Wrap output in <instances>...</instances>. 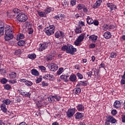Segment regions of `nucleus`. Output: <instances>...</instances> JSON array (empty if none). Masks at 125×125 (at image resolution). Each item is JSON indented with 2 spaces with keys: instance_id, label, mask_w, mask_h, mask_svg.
<instances>
[{
  "instance_id": "43",
  "label": "nucleus",
  "mask_w": 125,
  "mask_h": 125,
  "mask_svg": "<svg viewBox=\"0 0 125 125\" xmlns=\"http://www.w3.org/2000/svg\"><path fill=\"white\" fill-rule=\"evenodd\" d=\"M7 81H8L7 79L3 78L1 80V83L3 84H4L6 83H7Z\"/></svg>"
},
{
  "instance_id": "2",
  "label": "nucleus",
  "mask_w": 125,
  "mask_h": 125,
  "mask_svg": "<svg viewBox=\"0 0 125 125\" xmlns=\"http://www.w3.org/2000/svg\"><path fill=\"white\" fill-rule=\"evenodd\" d=\"M5 36L4 37L5 40L10 41L13 39V35L12 34V30L11 29H8L5 31Z\"/></svg>"
},
{
  "instance_id": "13",
  "label": "nucleus",
  "mask_w": 125,
  "mask_h": 125,
  "mask_svg": "<svg viewBox=\"0 0 125 125\" xmlns=\"http://www.w3.org/2000/svg\"><path fill=\"white\" fill-rule=\"evenodd\" d=\"M86 22L89 25H92V24L94 23V21H93V20L90 17L88 16L86 19Z\"/></svg>"
},
{
  "instance_id": "18",
  "label": "nucleus",
  "mask_w": 125,
  "mask_h": 125,
  "mask_svg": "<svg viewBox=\"0 0 125 125\" xmlns=\"http://www.w3.org/2000/svg\"><path fill=\"white\" fill-rule=\"evenodd\" d=\"M48 101L50 103H53V102H55V96L50 95L48 98Z\"/></svg>"
},
{
  "instance_id": "23",
  "label": "nucleus",
  "mask_w": 125,
  "mask_h": 125,
  "mask_svg": "<svg viewBox=\"0 0 125 125\" xmlns=\"http://www.w3.org/2000/svg\"><path fill=\"white\" fill-rule=\"evenodd\" d=\"M48 29L49 30L51 31L53 34H54V32H55V26L50 25L49 27H48Z\"/></svg>"
},
{
  "instance_id": "8",
  "label": "nucleus",
  "mask_w": 125,
  "mask_h": 125,
  "mask_svg": "<svg viewBox=\"0 0 125 125\" xmlns=\"http://www.w3.org/2000/svg\"><path fill=\"white\" fill-rule=\"evenodd\" d=\"M48 46V43H43L40 44L39 50L40 51H43Z\"/></svg>"
},
{
  "instance_id": "63",
  "label": "nucleus",
  "mask_w": 125,
  "mask_h": 125,
  "mask_svg": "<svg viewBox=\"0 0 125 125\" xmlns=\"http://www.w3.org/2000/svg\"><path fill=\"white\" fill-rule=\"evenodd\" d=\"M87 75H88V77H91V76H92V71L87 72Z\"/></svg>"
},
{
  "instance_id": "21",
  "label": "nucleus",
  "mask_w": 125,
  "mask_h": 125,
  "mask_svg": "<svg viewBox=\"0 0 125 125\" xmlns=\"http://www.w3.org/2000/svg\"><path fill=\"white\" fill-rule=\"evenodd\" d=\"M17 74L15 72H12L9 74V79H15L16 78Z\"/></svg>"
},
{
  "instance_id": "53",
  "label": "nucleus",
  "mask_w": 125,
  "mask_h": 125,
  "mask_svg": "<svg viewBox=\"0 0 125 125\" xmlns=\"http://www.w3.org/2000/svg\"><path fill=\"white\" fill-rule=\"evenodd\" d=\"M39 69L41 70V71H45L46 70V68H45V67L43 66H39Z\"/></svg>"
},
{
  "instance_id": "12",
  "label": "nucleus",
  "mask_w": 125,
  "mask_h": 125,
  "mask_svg": "<svg viewBox=\"0 0 125 125\" xmlns=\"http://www.w3.org/2000/svg\"><path fill=\"white\" fill-rule=\"evenodd\" d=\"M121 102L117 100L115 101L113 104L114 107L116 109H120V108H121Z\"/></svg>"
},
{
  "instance_id": "55",
  "label": "nucleus",
  "mask_w": 125,
  "mask_h": 125,
  "mask_svg": "<svg viewBox=\"0 0 125 125\" xmlns=\"http://www.w3.org/2000/svg\"><path fill=\"white\" fill-rule=\"evenodd\" d=\"M0 73L1 75H3V74H5V70L4 68H0Z\"/></svg>"
},
{
  "instance_id": "60",
  "label": "nucleus",
  "mask_w": 125,
  "mask_h": 125,
  "mask_svg": "<svg viewBox=\"0 0 125 125\" xmlns=\"http://www.w3.org/2000/svg\"><path fill=\"white\" fill-rule=\"evenodd\" d=\"M93 23L95 26H98V25H99V21H95Z\"/></svg>"
},
{
  "instance_id": "37",
  "label": "nucleus",
  "mask_w": 125,
  "mask_h": 125,
  "mask_svg": "<svg viewBox=\"0 0 125 125\" xmlns=\"http://www.w3.org/2000/svg\"><path fill=\"white\" fill-rule=\"evenodd\" d=\"M63 71H64V68L63 67L60 68L57 72V75H61V74L63 73Z\"/></svg>"
},
{
  "instance_id": "27",
  "label": "nucleus",
  "mask_w": 125,
  "mask_h": 125,
  "mask_svg": "<svg viewBox=\"0 0 125 125\" xmlns=\"http://www.w3.org/2000/svg\"><path fill=\"white\" fill-rule=\"evenodd\" d=\"M74 93L76 94H80L81 93V92L82 90H81V88L80 87L75 88L74 89Z\"/></svg>"
},
{
  "instance_id": "30",
  "label": "nucleus",
  "mask_w": 125,
  "mask_h": 125,
  "mask_svg": "<svg viewBox=\"0 0 125 125\" xmlns=\"http://www.w3.org/2000/svg\"><path fill=\"white\" fill-rule=\"evenodd\" d=\"M77 85L78 86H80V85L85 86V85H87V84L86 83V82L85 81H80L79 82Z\"/></svg>"
},
{
  "instance_id": "22",
  "label": "nucleus",
  "mask_w": 125,
  "mask_h": 125,
  "mask_svg": "<svg viewBox=\"0 0 125 125\" xmlns=\"http://www.w3.org/2000/svg\"><path fill=\"white\" fill-rule=\"evenodd\" d=\"M82 118H83V115L82 113L77 112L76 113V116L75 117V118L76 119V120L82 119Z\"/></svg>"
},
{
  "instance_id": "26",
  "label": "nucleus",
  "mask_w": 125,
  "mask_h": 125,
  "mask_svg": "<svg viewBox=\"0 0 125 125\" xmlns=\"http://www.w3.org/2000/svg\"><path fill=\"white\" fill-rule=\"evenodd\" d=\"M25 38L24 37V34H19L17 36V41H19L20 40H22Z\"/></svg>"
},
{
  "instance_id": "40",
  "label": "nucleus",
  "mask_w": 125,
  "mask_h": 125,
  "mask_svg": "<svg viewBox=\"0 0 125 125\" xmlns=\"http://www.w3.org/2000/svg\"><path fill=\"white\" fill-rule=\"evenodd\" d=\"M45 33L47 36H51V35H53V34H54L53 33H52L51 31H50L48 29L45 31Z\"/></svg>"
},
{
  "instance_id": "58",
  "label": "nucleus",
  "mask_w": 125,
  "mask_h": 125,
  "mask_svg": "<svg viewBox=\"0 0 125 125\" xmlns=\"http://www.w3.org/2000/svg\"><path fill=\"white\" fill-rule=\"evenodd\" d=\"M42 86H48V83L44 82V81H43L42 82Z\"/></svg>"
},
{
  "instance_id": "16",
  "label": "nucleus",
  "mask_w": 125,
  "mask_h": 125,
  "mask_svg": "<svg viewBox=\"0 0 125 125\" xmlns=\"http://www.w3.org/2000/svg\"><path fill=\"white\" fill-rule=\"evenodd\" d=\"M77 108L78 111H81L82 112L84 111V106L82 104H78L77 106Z\"/></svg>"
},
{
  "instance_id": "4",
  "label": "nucleus",
  "mask_w": 125,
  "mask_h": 125,
  "mask_svg": "<svg viewBox=\"0 0 125 125\" xmlns=\"http://www.w3.org/2000/svg\"><path fill=\"white\" fill-rule=\"evenodd\" d=\"M17 18L20 22H25L26 20H28V16L23 13L19 14L17 16Z\"/></svg>"
},
{
  "instance_id": "56",
  "label": "nucleus",
  "mask_w": 125,
  "mask_h": 125,
  "mask_svg": "<svg viewBox=\"0 0 125 125\" xmlns=\"http://www.w3.org/2000/svg\"><path fill=\"white\" fill-rule=\"evenodd\" d=\"M54 79V77L53 76V75L49 74V80L50 81H53Z\"/></svg>"
},
{
  "instance_id": "57",
  "label": "nucleus",
  "mask_w": 125,
  "mask_h": 125,
  "mask_svg": "<svg viewBox=\"0 0 125 125\" xmlns=\"http://www.w3.org/2000/svg\"><path fill=\"white\" fill-rule=\"evenodd\" d=\"M83 12H85L86 13L87 12H88V10L87 9V7L84 6V7L83 8Z\"/></svg>"
},
{
  "instance_id": "20",
  "label": "nucleus",
  "mask_w": 125,
  "mask_h": 125,
  "mask_svg": "<svg viewBox=\"0 0 125 125\" xmlns=\"http://www.w3.org/2000/svg\"><path fill=\"white\" fill-rule=\"evenodd\" d=\"M53 58H54V56L49 54L46 57V60L47 61H51Z\"/></svg>"
},
{
  "instance_id": "61",
  "label": "nucleus",
  "mask_w": 125,
  "mask_h": 125,
  "mask_svg": "<svg viewBox=\"0 0 125 125\" xmlns=\"http://www.w3.org/2000/svg\"><path fill=\"white\" fill-rule=\"evenodd\" d=\"M100 68H104V69H105V64L102 63L100 65V67L99 69H100Z\"/></svg>"
},
{
  "instance_id": "41",
  "label": "nucleus",
  "mask_w": 125,
  "mask_h": 125,
  "mask_svg": "<svg viewBox=\"0 0 125 125\" xmlns=\"http://www.w3.org/2000/svg\"><path fill=\"white\" fill-rule=\"evenodd\" d=\"M42 76H40L39 78L36 80V83H40L42 82Z\"/></svg>"
},
{
  "instance_id": "14",
  "label": "nucleus",
  "mask_w": 125,
  "mask_h": 125,
  "mask_svg": "<svg viewBox=\"0 0 125 125\" xmlns=\"http://www.w3.org/2000/svg\"><path fill=\"white\" fill-rule=\"evenodd\" d=\"M31 74L33 76H36L37 77L40 76V73L36 69H33L32 70H31Z\"/></svg>"
},
{
  "instance_id": "54",
  "label": "nucleus",
  "mask_w": 125,
  "mask_h": 125,
  "mask_svg": "<svg viewBox=\"0 0 125 125\" xmlns=\"http://www.w3.org/2000/svg\"><path fill=\"white\" fill-rule=\"evenodd\" d=\"M98 6H100V5H99L96 2L94 3V4L93 6V8H94L95 9L97 8Z\"/></svg>"
},
{
  "instance_id": "42",
  "label": "nucleus",
  "mask_w": 125,
  "mask_h": 125,
  "mask_svg": "<svg viewBox=\"0 0 125 125\" xmlns=\"http://www.w3.org/2000/svg\"><path fill=\"white\" fill-rule=\"evenodd\" d=\"M77 3V1L76 0H71L70 1V5H72V6H74V5H76Z\"/></svg>"
},
{
  "instance_id": "9",
  "label": "nucleus",
  "mask_w": 125,
  "mask_h": 125,
  "mask_svg": "<svg viewBox=\"0 0 125 125\" xmlns=\"http://www.w3.org/2000/svg\"><path fill=\"white\" fill-rule=\"evenodd\" d=\"M107 121L111 124H116L117 123V120H116L113 116H107Z\"/></svg>"
},
{
  "instance_id": "48",
  "label": "nucleus",
  "mask_w": 125,
  "mask_h": 125,
  "mask_svg": "<svg viewBox=\"0 0 125 125\" xmlns=\"http://www.w3.org/2000/svg\"><path fill=\"white\" fill-rule=\"evenodd\" d=\"M8 83H12V84H14V83H17V81L16 80H8Z\"/></svg>"
},
{
  "instance_id": "59",
  "label": "nucleus",
  "mask_w": 125,
  "mask_h": 125,
  "mask_svg": "<svg viewBox=\"0 0 125 125\" xmlns=\"http://www.w3.org/2000/svg\"><path fill=\"white\" fill-rule=\"evenodd\" d=\"M108 29H109V30H113V29H115V26L114 25L111 24L108 26Z\"/></svg>"
},
{
  "instance_id": "28",
  "label": "nucleus",
  "mask_w": 125,
  "mask_h": 125,
  "mask_svg": "<svg viewBox=\"0 0 125 125\" xmlns=\"http://www.w3.org/2000/svg\"><path fill=\"white\" fill-rule=\"evenodd\" d=\"M85 5L83 4H78L77 5V9L78 10H82V9H83Z\"/></svg>"
},
{
  "instance_id": "34",
  "label": "nucleus",
  "mask_w": 125,
  "mask_h": 125,
  "mask_svg": "<svg viewBox=\"0 0 125 125\" xmlns=\"http://www.w3.org/2000/svg\"><path fill=\"white\" fill-rule=\"evenodd\" d=\"M19 11H20V10H19L17 8H15L13 10V13L15 14L13 15V16H15V14H18V13H19Z\"/></svg>"
},
{
  "instance_id": "7",
  "label": "nucleus",
  "mask_w": 125,
  "mask_h": 125,
  "mask_svg": "<svg viewBox=\"0 0 125 125\" xmlns=\"http://www.w3.org/2000/svg\"><path fill=\"white\" fill-rule=\"evenodd\" d=\"M50 71L51 72H56V71H57L58 70V66H57V64L54 63H51L50 64Z\"/></svg>"
},
{
  "instance_id": "44",
  "label": "nucleus",
  "mask_w": 125,
  "mask_h": 125,
  "mask_svg": "<svg viewBox=\"0 0 125 125\" xmlns=\"http://www.w3.org/2000/svg\"><path fill=\"white\" fill-rule=\"evenodd\" d=\"M103 29L104 31H107L109 29V25L108 24H104L103 26Z\"/></svg>"
},
{
  "instance_id": "6",
  "label": "nucleus",
  "mask_w": 125,
  "mask_h": 125,
  "mask_svg": "<svg viewBox=\"0 0 125 125\" xmlns=\"http://www.w3.org/2000/svg\"><path fill=\"white\" fill-rule=\"evenodd\" d=\"M55 37L57 39H59V38H64V37H65V35L64 34L63 32L62 31H59L55 33Z\"/></svg>"
},
{
  "instance_id": "1",
  "label": "nucleus",
  "mask_w": 125,
  "mask_h": 125,
  "mask_svg": "<svg viewBox=\"0 0 125 125\" xmlns=\"http://www.w3.org/2000/svg\"><path fill=\"white\" fill-rule=\"evenodd\" d=\"M63 51H66V53H70L74 55L75 52L77 51V48H74L73 45L68 44L67 45H64L62 47Z\"/></svg>"
},
{
  "instance_id": "10",
  "label": "nucleus",
  "mask_w": 125,
  "mask_h": 125,
  "mask_svg": "<svg viewBox=\"0 0 125 125\" xmlns=\"http://www.w3.org/2000/svg\"><path fill=\"white\" fill-rule=\"evenodd\" d=\"M106 5L107 7H109L110 10H115V9H117V6H116V5H114L112 3H107Z\"/></svg>"
},
{
  "instance_id": "11",
  "label": "nucleus",
  "mask_w": 125,
  "mask_h": 125,
  "mask_svg": "<svg viewBox=\"0 0 125 125\" xmlns=\"http://www.w3.org/2000/svg\"><path fill=\"white\" fill-rule=\"evenodd\" d=\"M68 78H69V75H62L60 76L61 79L62 80L63 82H65V83H67V82H69V79H68Z\"/></svg>"
},
{
  "instance_id": "51",
  "label": "nucleus",
  "mask_w": 125,
  "mask_h": 125,
  "mask_svg": "<svg viewBox=\"0 0 125 125\" xmlns=\"http://www.w3.org/2000/svg\"><path fill=\"white\" fill-rule=\"evenodd\" d=\"M31 95H32V94L25 92V96H24V97H28L30 98V97H31Z\"/></svg>"
},
{
  "instance_id": "46",
  "label": "nucleus",
  "mask_w": 125,
  "mask_h": 125,
  "mask_svg": "<svg viewBox=\"0 0 125 125\" xmlns=\"http://www.w3.org/2000/svg\"><path fill=\"white\" fill-rule=\"evenodd\" d=\"M116 56H117V53H116L115 52H112L110 54L111 58H116Z\"/></svg>"
},
{
  "instance_id": "38",
  "label": "nucleus",
  "mask_w": 125,
  "mask_h": 125,
  "mask_svg": "<svg viewBox=\"0 0 125 125\" xmlns=\"http://www.w3.org/2000/svg\"><path fill=\"white\" fill-rule=\"evenodd\" d=\"M4 88L6 89V90H9V89H11L12 87L10 85L7 84L4 85Z\"/></svg>"
},
{
  "instance_id": "62",
  "label": "nucleus",
  "mask_w": 125,
  "mask_h": 125,
  "mask_svg": "<svg viewBox=\"0 0 125 125\" xmlns=\"http://www.w3.org/2000/svg\"><path fill=\"white\" fill-rule=\"evenodd\" d=\"M121 84H125V78H123L121 81Z\"/></svg>"
},
{
  "instance_id": "52",
  "label": "nucleus",
  "mask_w": 125,
  "mask_h": 125,
  "mask_svg": "<svg viewBox=\"0 0 125 125\" xmlns=\"http://www.w3.org/2000/svg\"><path fill=\"white\" fill-rule=\"evenodd\" d=\"M118 112H117V110L116 109H113L111 111V114L113 115V116H115V115H117V113Z\"/></svg>"
},
{
  "instance_id": "32",
  "label": "nucleus",
  "mask_w": 125,
  "mask_h": 125,
  "mask_svg": "<svg viewBox=\"0 0 125 125\" xmlns=\"http://www.w3.org/2000/svg\"><path fill=\"white\" fill-rule=\"evenodd\" d=\"M38 15L40 16V17H45L46 15L45 14V12H40L38 11Z\"/></svg>"
},
{
  "instance_id": "31",
  "label": "nucleus",
  "mask_w": 125,
  "mask_h": 125,
  "mask_svg": "<svg viewBox=\"0 0 125 125\" xmlns=\"http://www.w3.org/2000/svg\"><path fill=\"white\" fill-rule=\"evenodd\" d=\"M75 31L77 34H81V33H82V27L79 26V27H76Z\"/></svg>"
},
{
  "instance_id": "35",
  "label": "nucleus",
  "mask_w": 125,
  "mask_h": 125,
  "mask_svg": "<svg viewBox=\"0 0 125 125\" xmlns=\"http://www.w3.org/2000/svg\"><path fill=\"white\" fill-rule=\"evenodd\" d=\"M28 57L29 58V59H32L33 60L34 59H36L37 58V55L35 54L28 55Z\"/></svg>"
},
{
  "instance_id": "24",
  "label": "nucleus",
  "mask_w": 125,
  "mask_h": 125,
  "mask_svg": "<svg viewBox=\"0 0 125 125\" xmlns=\"http://www.w3.org/2000/svg\"><path fill=\"white\" fill-rule=\"evenodd\" d=\"M1 110L4 113H6V111H7V109L6 108V106L5 104H2L0 105Z\"/></svg>"
},
{
  "instance_id": "17",
  "label": "nucleus",
  "mask_w": 125,
  "mask_h": 125,
  "mask_svg": "<svg viewBox=\"0 0 125 125\" xmlns=\"http://www.w3.org/2000/svg\"><path fill=\"white\" fill-rule=\"evenodd\" d=\"M69 80L70 82H72V83H74V82H76V81L77 80V76H76V75L74 74L71 75L69 77Z\"/></svg>"
},
{
  "instance_id": "64",
  "label": "nucleus",
  "mask_w": 125,
  "mask_h": 125,
  "mask_svg": "<svg viewBox=\"0 0 125 125\" xmlns=\"http://www.w3.org/2000/svg\"><path fill=\"white\" fill-rule=\"evenodd\" d=\"M122 121L123 123H125V115H123L122 117Z\"/></svg>"
},
{
  "instance_id": "5",
  "label": "nucleus",
  "mask_w": 125,
  "mask_h": 125,
  "mask_svg": "<svg viewBox=\"0 0 125 125\" xmlns=\"http://www.w3.org/2000/svg\"><path fill=\"white\" fill-rule=\"evenodd\" d=\"M75 113H76V108H69L66 112V117L69 118H72L75 115Z\"/></svg>"
},
{
  "instance_id": "25",
  "label": "nucleus",
  "mask_w": 125,
  "mask_h": 125,
  "mask_svg": "<svg viewBox=\"0 0 125 125\" xmlns=\"http://www.w3.org/2000/svg\"><path fill=\"white\" fill-rule=\"evenodd\" d=\"M11 102V101H10V100L7 99L2 101V104L4 105H9Z\"/></svg>"
},
{
  "instance_id": "50",
  "label": "nucleus",
  "mask_w": 125,
  "mask_h": 125,
  "mask_svg": "<svg viewBox=\"0 0 125 125\" xmlns=\"http://www.w3.org/2000/svg\"><path fill=\"white\" fill-rule=\"evenodd\" d=\"M61 99V97L60 96L55 95V100H56V101H60Z\"/></svg>"
},
{
  "instance_id": "29",
  "label": "nucleus",
  "mask_w": 125,
  "mask_h": 125,
  "mask_svg": "<svg viewBox=\"0 0 125 125\" xmlns=\"http://www.w3.org/2000/svg\"><path fill=\"white\" fill-rule=\"evenodd\" d=\"M18 44L19 46H24V45H25V41L23 40H20L18 42Z\"/></svg>"
},
{
  "instance_id": "19",
  "label": "nucleus",
  "mask_w": 125,
  "mask_h": 125,
  "mask_svg": "<svg viewBox=\"0 0 125 125\" xmlns=\"http://www.w3.org/2000/svg\"><path fill=\"white\" fill-rule=\"evenodd\" d=\"M104 37L106 40H108V39H110V38H111V33L109 31L105 32L104 34Z\"/></svg>"
},
{
  "instance_id": "3",
  "label": "nucleus",
  "mask_w": 125,
  "mask_h": 125,
  "mask_svg": "<svg viewBox=\"0 0 125 125\" xmlns=\"http://www.w3.org/2000/svg\"><path fill=\"white\" fill-rule=\"evenodd\" d=\"M85 35H86L85 33H82L78 37V39H76V41L74 42V44L77 46H79V45L81 44V42H82L83 41L84 38H86V37H85Z\"/></svg>"
},
{
  "instance_id": "47",
  "label": "nucleus",
  "mask_w": 125,
  "mask_h": 125,
  "mask_svg": "<svg viewBox=\"0 0 125 125\" xmlns=\"http://www.w3.org/2000/svg\"><path fill=\"white\" fill-rule=\"evenodd\" d=\"M77 76L78 78L80 79V80H83V76L81 73H77Z\"/></svg>"
},
{
  "instance_id": "15",
  "label": "nucleus",
  "mask_w": 125,
  "mask_h": 125,
  "mask_svg": "<svg viewBox=\"0 0 125 125\" xmlns=\"http://www.w3.org/2000/svg\"><path fill=\"white\" fill-rule=\"evenodd\" d=\"M54 10V8L49 7L44 9L45 13L46 14H48V13H50L51 11H53Z\"/></svg>"
},
{
  "instance_id": "33",
  "label": "nucleus",
  "mask_w": 125,
  "mask_h": 125,
  "mask_svg": "<svg viewBox=\"0 0 125 125\" xmlns=\"http://www.w3.org/2000/svg\"><path fill=\"white\" fill-rule=\"evenodd\" d=\"M62 5L64 8H67V7H68V5H69V3L66 1V0H64L62 2Z\"/></svg>"
},
{
  "instance_id": "49",
  "label": "nucleus",
  "mask_w": 125,
  "mask_h": 125,
  "mask_svg": "<svg viewBox=\"0 0 125 125\" xmlns=\"http://www.w3.org/2000/svg\"><path fill=\"white\" fill-rule=\"evenodd\" d=\"M4 29V28H0V37H1V36H3Z\"/></svg>"
},
{
  "instance_id": "39",
  "label": "nucleus",
  "mask_w": 125,
  "mask_h": 125,
  "mask_svg": "<svg viewBox=\"0 0 125 125\" xmlns=\"http://www.w3.org/2000/svg\"><path fill=\"white\" fill-rule=\"evenodd\" d=\"M25 84L27 86H31V85H33V82L26 80V82H25Z\"/></svg>"
},
{
  "instance_id": "45",
  "label": "nucleus",
  "mask_w": 125,
  "mask_h": 125,
  "mask_svg": "<svg viewBox=\"0 0 125 125\" xmlns=\"http://www.w3.org/2000/svg\"><path fill=\"white\" fill-rule=\"evenodd\" d=\"M15 55H20V54H21V50L20 49L16 50L15 51Z\"/></svg>"
},
{
  "instance_id": "36",
  "label": "nucleus",
  "mask_w": 125,
  "mask_h": 125,
  "mask_svg": "<svg viewBox=\"0 0 125 125\" xmlns=\"http://www.w3.org/2000/svg\"><path fill=\"white\" fill-rule=\"evenodd\" d=\"M89 39L91 40L92 41H97V36L94 35H91L89 36Z\"/></svg>"
}]
</instances>
